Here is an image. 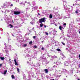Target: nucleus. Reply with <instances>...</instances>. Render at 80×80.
Instances as JSON below:
<instances>
[{"instance_id":"nucleus-1","label":"nucleus","mask_w":80,"mask_h":80,"mask_svg":"<svg viewBox=\"0 0 80 80\" xmlns=\"http://www.w3.org/2000/svg\"><path fill=\"white\" fill-rule=\"evenodd\" d=\"M45 18H42L39 20V22L40 23H42V22H45Z\"/></svg>"},{"instance_id":"nucleus-2","label":"nucleus","mask_w":80,"mask_h":80,"mask_svg":"<svg viewBox=\"0 0 80 80\" xmlns=\"http://www.w3.org/2000/svg\"><path fill=\"white\" fill-rule=\"evenodd\" d=\"M14 14L15 15H19L20 14V12L18 11H15L14 12Z\"/></svg>"},{"instance_id":"nucleus-3","label":"nucleus","mask_w":80,"mask_h":80,"mask_svg":"<svg viewBox=\"0 0 80 80\" xmlns=\"http://www.w3.org/2000/svg\"><path fill=\"white\" fill-rule=\"evenodd\" d=\"M14 61L15 62V65H18V64L17 63V60L16 59H14Z\"/></svg>"},{"instance_id":"nucleus-4","label":"nucleus","mask_w":80,"mask_h":80,"mask_svg":"<svg viewBox=\"0 0 80 80\" xmlns=\"http://www.w3.org/2000/svg\"><path fill=\"white\" fill-rule=\"evenodd\" d=\"M62 28H63V29H64V28L62 27V26H60L59 27V29L60 30H62Z\"/></svg>"},{"instance_id":"nucleus-5","label":"nucleus","mask_w":80,"mask_h":80,"mask_svg":"<svg viewBox=\"0 0 80 80\" xmlns=\"http://www.w3.org/2000/svg\"><path fill=\"white\" fill-rule=\"evenodd\" d=\"M44 71L46 73H48V69H44Z\"/></svg>"},{"instance_id":"nucleus-6","label":"nucleus","mask_w":80,"mask_h":80,"mask_svg":"<svg viewBox=\"0 0 80 80\" xmlns=\"http://www.w3.org/2000/svg\"><path fill=\"white\" fill-rule=\"evenodd\" d=\"M0 59H1L2 60H5V58L1 57Z\"/></svg>"},{"instance_id":"nucleus-7","label":"nucleus","mask_w":80,"mask_h":80,"mask_svg":"<svg viewBox=\"0 0 80 80\" xmlns=\"http://www.w3.org/2000/svg\"><path fill=\"white\" fill-rule=\"evenodd\" d=\"M7 72V70H6L3 73L4 75H6Z\"/></svg>"},{"instance_id":"nucleus-8","label":"nucleus","mask_w":80,"mask_h":80,"mask_svg":"<svg viewBox=\"0 0 80 80\" xmlns=\"http://www.w3.org/2000/svg\"><path fill=\"white\" fill-rule=\"evenodd\" d=\"M43 26V24L42 23H41V24H40V27L42 28Z\"/></svg>"},{"instance_id":"nucleus-9","label":"nucleus","mask_w":80,"mask_h":80,"mask_svg":"<svg viewBox=\"0 0 80 80\" xmlns=\"http://www.w3.org/2000/svg\"><path fill=\"white\" fill-rule=\"evenodd\" d=\"M52 14H50L49 15V18H52Z\"/></svg>"},{"instance_id":"nucleus-10","label":"nucleus","mask_w":80,"mask_h":80,"mask_svg":"<svg viewBox=\"0 0 80 80\" xmlns=\"http://www.w3.org/2000/svg\"><path fill=\"white\" fill-rule=\"evenodd\" d=\"M32 43H33V42L31 41L29 42V44L30 45H32Z\"/></svg>"},{"instance_id":"nucleus-11","label":"nucleus","mask_w":80,"mask_h":80,"mask_svg":"<svg viewBox=\"0 0 80 80\" xmlns=\"http://www.w3.org/2000/svg\"><path fill=\"white\" fill-rule=\"evenodd\" d=\"M12 79H14V78H15V77H14V75H12Z\"/></svg>"},{"instance_id":"nucleus-12","label":"nucleus","mask_w":80,"mask_h":80,"mask_svg":"<svg viewBox=\"0 0 80 80\" xmlns=\"http://www.w3.org/2000/svg\"><path fill=\"white\" fill-rule=\"evenodd\" d=\"M17 70L18 73H19V72H20V71H19V68H17Z\"/></svg>"},{"instance_id":"nucleus-13","label":"nucleus","mask_w":80,"mask_h":80,"mask_svg":"<svg viewBox=\"0 0 80 80\" xmlns=\"http://www.w3.org/2000/svg\"><path fill=\"white\" fill-rule=\"evenodd\" d=\"M9 26H11V27H10L11 28L13 27V25H12V24H9Z\"/></svg>"},{"instance_id":"nucleus-14","label":"nucleus","mask_w":80,"mask_h":80,"mask_svg":"<svg viewBox=\"0 0 80 80\" xmlns=\"http://www.w3.org/2000/svg\"><path fill=\"white\" fill-rule=\"evenodd\" d=\"M57 50L58 51V52H60V51H61V50H60V49H59L58 48L57 49Z\"/></svg>"},{"instance_id":"nucleus-15","label":"nucleus","mask_w":80,"mask_h":80,"mask_svg":"<svg viewBox=\"0 0 80 80\" xmlns=\"http://www.w3.org/2000/svg\"><path fill=\"white\" fill-rule=\"evenodd\" d=\"M27 44H24L23 45V46H24V47H27Z\"/></svg>"},{"instance_id":"nucleus-16","label":"nucleus","mask_w":80,"mask_h":80,"mask_svg":"<svg viewBox=\"0 0 80 80\" xmlns=\"http://www.w3.org/2000/svg\"><path fill=\"white\" fill-rule=\"evenodd\" d=\"M62 45H65V44L63 42H62Z\"/></svg>"},{"instance_id":"nucleus-17","label":"nucleus","mask_w":80,"mask_h":80,"mask_svg":"<svg viewBox=\"0 0 80 80\" xmlns=\"http://www.w3.org/2000/svg\"><path fill=\"white\" fill-rule=\"evenodd\" d=\"M45 33L46 34V35H48V34L47 32H45Z\"/></svg>"},{"instance_id":"nucleus-18","label":"nucleus","mask_w":80,"mask_h":80,"mask_svg":"<svg viewBox=\"0 0 80 80\" xmlns=\"http://www.w3.org/2000/svg\"><path fill=\"white\" fill-rule=\"evenodd\" d=\"M75 13H78V10H77L75 11Z\"/></svg>"},{"instance_id":"nucleus-19","label":"nucleus","mask_w":80,"mask_h":80,"mask_svg":"<svg viewBox=\"0 0 80 80\" xmlns=\"http://www.w3.org/2000/svg\"><path fill=\"white\" fill-rule=\"evenodd\" d=\"M35 38H36V36H33V38L34 39H35Z\"/></svg>"},{"instance_id":"nucleus-20","label":"nucleus","mask_w":80,"mask_h":80,"mask_svg":"<svg viewBox=\"0 0 80 80\" xmlns=\"http://www.w3.org/2000/svg\"><path fill=\"white\" fill-rule=\"evenodd\" d=\"M34 47L35 48H37V47L36 46H34Z\"/></svg>"},{"instance_id":"nucleus-21","label":"nucleus","mask_w":80,"mask_h":80,"mask_svg":"<svg viewBox=\"0 0 80 80\" xmlns=\"http://www.w3.org/2000/svg\"><path fill=\"white\" fill-rule=\"evenodd\" d=\"M67 25V24H66V23H64L63 24V25Z\"/></svg>"},{"instance_id":"nucleus-22","label":"nucleus","mask_w":80,"mask_h":80,"mask_svg":"<svg viewBox=\"0 0 80 80\" xmlns=\"http://www.w3.org/2000/svg\"><path fill=\"white\" fill-rule=\"evenodd\" d=\"M54 58H57V56H54Z\"/></svg>"},{"instance_id":"nucleus-23","label":"nucleus","mask_w":80,"mask_h":80,"mask_svg":"<svg viewBox=\"0 0 80 80\" xmlns=\"http://www.w3.org/2000/svg\"><path fill=\"white\" fill-rule=\"evenodd\" d=\"M2 64H0V67H2Z\"/></svg>"},{"instance_id":"nucleus-24","label":"nucleus","mask_w":80,"mask_h":80,"mask_svg":"<svg viewBox=\"0 0 80 80\" xmlns=\"http://www.w3.org/2000/svg\"><path fill=\"white\" fill-rule=\"evenodd\" d=\"M42 50H44V48H42Z\"/></svg>"},{"instance_id":"nucleus-25","label":"nucleus","mask_w":80,"mask_h":80,"mask_svg":"<svg viewBox=\"0 0 80 80\" xmlns=\"http://www.w3.org/2000/svg\"><path fill=\"white\" fill-rule=\"evenodd\" d=\"M44 27H45V28H46V27H47V26H46V25H44Z\"/></svg>"},{"instance_id":"nucleus-26","label":"nucleus","mask_w":80,"mask_h":80,"mask_svg":"<svg viewBox=\"0 0 80 80\" xmlns=\"http://www.w3.org/2000/svg\"><path fill=\"white\" fill-rule=\"evenodd\" d=\"M54 32L55 33H57V31H55Z\"/></svg>"},{"instance_id":"nucleus-27","label":"nucleus","mask_w":80,"mask_h":80,"mask_svg":"<svg viewBox=\"0 0 80 80\" xmlns=\"http://www.w3.org/2000/svg\"><path fill=\"white\" fill-rule=\"evenodd\" d=\"M79 58L80 59V54H79Z\"/></svg>"},{"instance_id":"nucleus-28","label":"nucleus","mask_w":80,"mask_h":80,"mask_svg":"<svg viewBox=\"0 0 80 80\" xmlns=\"http://www.w3.org/2000/svg\"><path fill=\"white\" fill-rule=\"evenodd\" d=\"M55 26L56 27H57V24H55Z\"/></svg>"},{"instance_id":"nucleus-29","label":"nucleus","mask_w":80,"mask_h":80,"mask_svg":"<svg viewBox=\"0 0 80 80\" xmlns=\"http://www.w3.org/2000/svg\"><path fill=\"white\" fill-rule=\"evenodd\" d=\"M10 6H13V4H11V5H10Z\"/></svg>"},{"instance_id":"nucleus-30","label":"nucleus","mask_w":80,"mask_h":80,"mask_svg":"<svg viewBox=\"0 0 80 80\" xmlns=\"http://www.w3.org/2000/svg\"><path fill=\"white\" fill-rule=\"evenodd\" d=\"M38 15H40V14L39 13H38Z\"/></svg>"},{"instance_id":"nucleus-31","label":"nucleus","mask_w":80,"mask_h":80,"mask_svg":"<svg viewBox=\"0 0 80 80\" xmlns=\"http://www.w3.org/2000/svg\"><path fill=\"white\" fill-rule=\"evenodd\" d=\"M79 33H80V31H79Z\"/></svg>"},{"instance_id":"nucleus-32","label":"nucleus","mask_w":80,"mask_h":80,"mask_svg":"<svg viewBox=\"0 0 80 80\" xmlns=\"http://www.w3.org/2000/svg\"><path fill=\"white\" fill-rule=\"evenodd\" d=\"M32 29H34V28H32Z\"/></svg>"},{"instance_id":"nucleus-33","label":"nucleus","mask_w":80,"mask_h":80,"mask_svg":"<svg viewBox=\"0 0 80 80\" xmlns=\"http://www.w3.org/2000/svg\"><path fill=\"white\" fill-rule=\"evenodd\" d=\"M28 3H29V4H30V2H28Z\"/></svg>"},{"instance_id":"nucleus-34","label":"nucleus","mask_w":80,"mask_h":80,"mask_svg":"<svg viewBox=\"0 0 80 80\" xmlns=\"http://www.w3.org/2000/svg\"><path fill=\"white\" fill-rule=\"evenodd\" d=\"M78 80H80V79H78Z\"/></svg>"},{"instance_id":"nucleus-35","label":"nucleus","mask_w":80,"mask_h":80,"mask_svg":"<svg viewBox=\"0 0 80 80\" xmlns=\"http://www.w3.org/2000/svg\"><path fill=\"white\" fill-rule=\"evenodd\" d=\"M10 60H11V59H9L10 61Z\"/></svg>"},{"instance_id":"nucleus-36","label":"nucleus","mask_w":80,"mask_h":80,"mask_svg":"<svg viewBox=\"0 0 80 80\" xmlns=\"http://www.w3.org/2000/svg\"><path fill=\"white\" fill-rule=\"evenodd\" d=\"M53 35H55V34H54Z\"/></svg>"}]
</instances>
